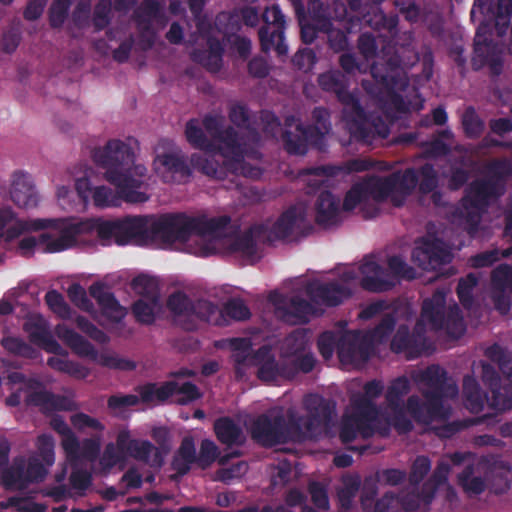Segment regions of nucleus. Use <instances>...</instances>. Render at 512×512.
<instances>
[{
    "label": "nucleus",
    "mask_w": 512,
    "mask_h": 512,
    "mask_svg": "<svg viewBox=\"0 0 512 512\" xmlns=\"http://www.w3.org/2000/svg\"><path fill=\"white\" fill-rule=\"evenodd\" d=\"M231 222L228 215L207 218L188 216L185 213L125 216L106 223L103 235L113 233L114 243L124 246L134 243L140 246L156 244L169 248L175 243H185L193 235L220 236Z\"/></svg>",
    "instance_id": "f257e3e1"
},
{
    "label": "nucleus",
    "mask_w": 512,
    "mask_h": 512,
    "mask_svg": "<svg viewBox=\"0 0 512 512\" xmlns=\"http://www.w3.org/2000/svg\"><path fill=\"white\" fill-rule=\"evenodd\" d=\"M92 158L96 165L104 168L105 179L117 189L101 185L94 187L93 204L98 208L118 207L121 201L127 203H144L149 199L141 191L145 184L147 168L134 164L132 148L121 140H109L104 147L95 148Z\"/></svg>",
    "instance_id": "f03ea898"
},
{
    "label": "nucleus",
    "mask_w": 512,
    "mask_h": 512,
    "mask_svg": "<svg viewBox=\"0 0 512 512\" xmlns=\"http://www.w3.org/2000/svg\"><path fill=\"white\" fill-rule=\"evenodd\" d=\"M235 348L242 350L234 355L237 366L253 365L258 368L257 376L265 382L280 379L292 380L299 373H310L316 364L312 353L302 354L305 350L304 336L292 333L285 339V355L275 358L271 347L263 345L250 353V344L245 339H234Z\"/></svg>",
    "instance_id": "7ed1b4c3"
},
{
    "label": "nucleus",
    "mask_w": 512,
    "mask_h": 512,
    "mask_svg": "<svg viewBox=\"0 0 512 512\" xmlns=\"http://www.w3.org/2000/svg\"><path fill=\"white\" fill-rule=\"evenodd\" d=\"M411 389L406 376L393 379L385 393L386 407L368 403L360 412L356 411L354 400V439L359 434L369 438L377 434L389 437L394 429L399 435L410 433L414 429L413 419L407 416L403 398Z\"/></svg>",
    "instance_id": "20e7f679"
},
{
    "label": "nucleus",
    "mask_w": 512,
    "mask_h": 512,
    "mask_svg": "<svg viewBox=\"0 0 512 512\" xmlns=\"http://www.w3.org/2000/svg\"><path fill=\"white\" fill-rule=\"evenodd\" d=\"M425 385L421 390L424 401L417 395L406 400V408L410 417L420 425L428 426L434 421H445L451 415V408L446 406L445 399H453L458 395V386L448 378L447 371L439 365H430L419 375Z\"/></svg>",
    "instance_id": "39448f33"
},
{
    "label": "nucleus",
    "mask_w": 512,
    "mask_h": 512,
    "mask_svg": "<svg viewBox=\"0 0 512 512\" xmlns=\"http://www.w3.org/2000/svg\"><path fill=\"white\" fill-rule=\"evenodd\" d=\"M388 52L377 57L370 65V74L374 80H362V88L371 96L379 97L384 91L389 94V103L398 113H408L409 103L396 90L404 91L409 81L401 68V58L396 53Z\"/></svg>",
    "instance_id": "423d86ee"
},
{
    "label": "nucleus",
    "mask_w": 512,
    "mask_h": 512,
    "mask_svg": "<svg viewBox=\"0 0 512 512\" xmlns=\"http://www.w3.org/2000/svg\"><path fill=\"white\" fill-rule=\"evenodd\" d=\"M44 223L43 229L55 230L58 234L52 233L40 234V250L43 253H58L74 247L77 244V237L83 233L96 232L97 237L103 243L114 241L113 233L103 235L101 228L106 223H112V220L88 219L85 221L74 222L66 218L41 219Z\"/></svg>",
    "instance_id": "0eeeda50"
},
{
    "label": "nucleus",
    "mask_w": 512,
    "mask_h": 512,
    "mask_svg": "<svg viewBox=\"0 0 512 512\" xmlns=\"http://www.w3.org/2000/svg\"><path fill=\"white\" fill-rule=\"evenodd\" d=\"M504 193L500 186L484 177L474 179L465 187L459 204L469 234L477 232L483 214Z\"/></svg>",
    "instance_id": "6e6552de"
},
{
    "label": "nucleus",
    "mask_w": 512,
    "mask_h": 512,
    "mask_svg": "<svg viewBox=\"0 0 512 512\" xmlns=\"http://www.w3.org/2000/svg\"><path fill=\"white\" fill-rule=\"evenodd\" d=\"M445 305V293L437 290L431 298L423 301L421 317L430 324L431 329L435 331L445 329L450 336L459 338L465 332L461 310L457 304H454L445 314Z\"/></svg>",
    "instance_id": "1a4fd4ad"
},
{
    "label": "nucleus",
    "mask_w": 512,
    "mask_h": 512,
    "mask_svg": "<svg viewBox=\"0 0 512 512\" xmlns=\"http://www.w3.org/2000/svg\"><path fill=\"white\" fill-rule=\"evenodd\" d=\"M291 6L305 44H311L318 32L329 31L333 25L329 8L321 0H291Z\"/></svg>",
    "instance_id": "9d476101"
},
{
    "label": "nucleus",
    "mask_w": 512,
    "mask_h": 512,
    "mask_svg": "<svg viewBox=\"0 0 512 512\" xmlns=\"http://www.w3.org/2000/svg\"><path fill=\"white\" fill-rule=\"evenodd\" d=\"M307 411L305 426L312 436L331 437L336 426V403L319 394H308L303 401Z\"/></svg>",
    "instance_id": "9b49d317"
},
{
    "label": "nucleus",
    "mask_w": 512,
    "mask_h": 512,
    "mask_svg": "<svg viewBox=\"0 0 512 512\" xmlns=\"http://www.w3.org/2000/svg\"><path fill=\"white\" fill-rule=\"evenodd\" d=\"M57 335L79 356L88 357L99 365L116 370L132 371L136 364L125 358L107 353L99 354L93 344L71 328L58 327Z\"/></svg>",
    "instance_id": "f8f14e48"
},
{
    "label": "nucleus",
    "mask_w": 512,
    "mask_h": 512,
    "mask_svg": "<svg viewBox=\"0 0 512 512\" xmlns=\"http://www.w3.org/2000/svg\"><path fill=\"white\" fill-rule=\"evenodd\" d=\"M202 125L213 140L220 144L218 150L223 157H231L234 162L244 160L247 142L233 126L223 127L222 117L211 114L203 117Z\"/></svg>",
    "instance_id": "ddd939ff"
},
{
    "label": "nucleus",
    "mask_w": 512,
    "mask_h": 512,
    "mask_svg": "<svg viewBox=\"0 0 512 512\" xmlns=\"http://www.w3.org/2000/svg\"><path fill=\"white\" fill-rule=\"evenodd\" d=\"M281 134L285 151L290 155L303 156L308 152L309 146L319 151H325L322 145V133L315 127H307L294 116H288L284 122Z\"/></svg>",
    "instance_id": "4468645a"
},
{
    "label": "nucleus",
    "mask_w": 512,
    "mask_h": 512,
    "mask_svg": "<svg viewBox=\"0 0 512 512\" xmlns=\"http://www.w3.org/2000/svg\"><path fill=\"white\" fill-rule=\"evenodd\" d=\"M491 35V25L482 21L474 37V55L471 62L475 71L488 66L491 76L497 77L503 71V58L501 48L492 40Z\"/></svg>",
    "instance_id": "2eb2a0df"
},
{
    "label": "nucleus",
    "mask_w": 512,
    "mask_h": 512,
    "mask_svg": "<svg viewBox=\"0 0 512 512\" xmlns=\"http://www.w3.org/2000/svg\"><path fill=\"white\" fill-rule=\"evenodd\" d=\"M263 25L258 30L261 50L264 53L275 50L278 56H286L288 46L285 43L286 19L280 6L272 4L262 16Z\"/></svg>",
    "instance_id": "dca6fc26"
},
{
    "label": "nucleus",
    "mask_w": 512,
    "mask_h": 512,
    "mask_svg": "<svg viewBox=\"0 0 512 512\" xmlns=\"http://www.w3.org/2000/svg\"><path fill=\"white\" fill-rule=\"evenodd\" d=\"M269 300L275 307L276 316L291 325L307 324L310 317L317 312L312 303L300 296L289 297L279 292H272Z\"/></svg>",
    "instance_id": "f3484780"
},
{
    "label": "nucleus",
    "mask_w": 512,
    "mask_h": 512,
    "mask_svg": "<svg viewBox=\"0 0 512 512\" xmlns=\"http://www.w3.org/2000/svg\"><path fill=\"white\" fill-rule=\"evenodd\" d=\"M320 88L336 95L344 105L343 119L348 133V143L352 142V92L349 90V80L340 70H330L321 73L317 79Z\"/></svg>",
    "instance_id": "a211bd4d"
},
{
    "label": "nucleus",
    "mask_w": 512,
    "mask_h": 512,
    "mask_svg": "<svg viewBox=\"0 0 512 512\" xmlns=\"http://www.w3.org/2000/svg\"><path fill=\"white\" fill-rule=\"evenodd\" d=\"M284 415L282 413H262L251 423V439L265 448L285 444L283 431Z\"/></svg>",
    "instance_id": "6ab92c4d"
},
{
    "label": "nucleus",
    "mask_w": 512,
    "mask_h": 512,
    "mask_svg": "<svg viewBox=\"0 0 512 512\" xmlns=\"http://www.w3.org/2000/svg\"><path fill=\"white\" fill-rule=\"evenodd\" d=\"M424 321L421 317L412 333L407 325H400L391 340V350L395 353H405L408 359L420 357L427 349Z\"/></svg>",
    "instance_id": "aec40b11"
},
{
    "label": "nucleus",
    "mask_w": 512,
    "mask_h": 512,
    "mask_svg": "<svg viewBox=\"0 0 512 512\" xmlns=\"http://www.w3.org/2000/svg\"><path fill=\"white\" fill-rule=\"evenodd\" d=\"M452 253L439 238H422L412 251V260L423 270H436L452 261Z\"/></svg>",
    "instance_id": "412c9836"
},
{
    "label": "nucleus",
    "mask_w": 512,
    "mask_h": 512,
    "mask_svg": "<svg viewBox=\"0 0 512 512\" xmlns=\"http://www.w3.org/2000/svg\"><path fill=\"white\" fill-rule=\"evenodd\" d=\"M317 346L324 359H330L336 351L343 366L352 365V331L346 330L343 333L325 331L320 334Z\"/></svg>",
    "instance_id": "4be33fe9"
},
{
    "label": "nucleus",
    "mask_w": 512,
    "mask_h": 512,
    "mask_svg": "<svg viewBox=\"0 0 512 512\" xmlns=\"http://www.w3.org/2000/svg\"><path fill=\"white\" fill-rule=\"evenodd\" d=\"M228 118L233 126L245 130V134L240 135L245 138L247 142V152L250 146H256L261 141V135L256 126L255 114L249 107L239 101H235L228 106Z\"/></svg>",
    "instance_id": "5701e85b"
},
{
    "label": "nucleus",
    "mask_w": 512,
    "mask_h": 512,
    "mask_svg": "<svg viewBox=\"0 0 512 512\" xmlns=\"http://www.w3.org/2000/svg\"><path fill=\"white\" fill-rule=\"evenodd\" d=\"M305 292L313 303L328 307L339 305L348 295L345 287L337 281L312 280L306 284Z\"/></svg>",
    "instance_id": "b1692460"
},
{
    "label": "nucleus",
    "mask_w": 512,
    "mask_h": 512,
    "mask_svg": "<svg viewBox=\"0 0 512 512\" xmlns=\"http://www.w3.org/2000/svg\"><path fill=\"white\" fill-rule=\"evenodd\" d=\"M363 274L361 286L364 290L381 293L392 290L396 286L393 275L373 260H367L360 266Z\"/></svg>",
    "instance_id": "393cba45"
},
{
    "label": "nucleus",
    "mask_w": 512,
    "mask_h": 512,
    "mask_svg": "<svg viewBox=\"0 0 512 512\" xmlns=\"http://www.w3.org/2000/svg\"><path fill=\"white\" fill-rule=\"evenodd\" d=\"M224 158L225 160L222 164H220L213 158H208L198 153H193L190 157V163L193 168L197 169L202 174L214 179L223 180L228 177L229 173L236 177V172L240 167H243L244 160L234 162V159L231 157Z\"/></svg>",
    "instance_id": "a878e982"
},
{
    "label": "nucleus",
    "mask_w": 512,
    "mask_h": 512,
    "mask_svg": "<svg viewBox=\"0 0 512 512\" xmlns=\"http://www.w3.org/2000/svg\"><path fill=\"white\" fill-rule=\"evenodd\" d=\"M10 197L19 208H34L39 197L31 175L23 171H15L11 176Z\"/></svg>",
    "instance_id": "bb28decb"
},
{
    "label": "nucleus",
    "mask_w": 512,
    "mask_h": 512,
    "mask_svg": "<svg viewBox=\"0 0 512 512\" xmlns=\"http://www.w3.org/2000/svg\"><path fill=\"white\" fill-rule=\"evenodd\" d=\"M133 16L142 35L144 33L152 34L146 41V48H151L154 44V33L152 30L153 20L163 25L168 21L162 4L158 0H143L140 6L134 11Z\"/></svg>",
    "instance_id": "cd10ccee"
},
{
    "label": "nucleus",
    "mask_w": 512,
    "mask_h": 512,
    "mask_svg": "<svg viewBox=\"0 0 512 512\" xmlns=\"http://www.w3.org/2000/svg\"><path fill=\"white\" fill-rule=\"evenodd\" d=\"M157 161L163 167L164 182L183 184L192 176V166L185 155L179 153H164L157 156Z\"/></svg>",
    "instance_id": "c85d7f7f"
},
{
    "label": "nucleus",
    "mask_w": 512,
    "mask_h": 512,
    "mask_svg": "<svg viewBox=\"0 0 512 512\" xmlns=\"http://www.w3.org/2000/svg\"><path fill=\"white\" fill-rule=\"evenodd\" d=\"M89 294L101 308L102 315L113 323H120L127 315V309L106 289L102 282H95L89 287Z\"/></svg>",
    "instance_id": "c756f323"
},
{
    "label": "nucleus",
    "mask_w": 512,
    "mask_h": 512,
    "mask_svg": "<svg viewBox=\"0 0 512 512\" xmlns=\"http://www.w3.org/2000/svg\"><path fill=\"white\" fill-rule=\"evenodd\" d=\"M363 191L376 202H384L389 199L393 204L394 186L390 174L384 177H371L362 184L354 182V207L360 202Z\"/></svg>",
    "instance_id": "7c9ffc66"
},
{
    "label": "nucleus",
    "mask_w": 512,
    "mask_h": 512,
    "mask_svg": "<svg viewBox=\"0 0 512 512\" xmlns=\"http://www.w3.org/2000/svg\"><path fill=\"white\" fill-rule=\"evenodd\" d=\"M24 331L28 334L31 343L48 353L61 354V345L55 340L47 322L42 317H35L26 321Z\"/></svg>",
    "instance_id": "2f4dec72"
},
{
    "label": "nucleus",
    "mask_w": 512,
    "mask_h": 512,
    "mask_svg": "<svg viewBox=\"0 0 512 512\" xmlns=\"http://www.w3.org/2000/svg\"><path fill=\"white\" fill-rule=\"evenodd\" d=\"M225 41L219 40L213 35L206 36L207 49H194L191 52V59L207 68L209 71L217 72L223 64L225 52Z\"/></svg>",
    "instance_id": "473e14b6"
},
{
    "label": "nucleus",
    "mask_w": 512,
    "mask_h": 512,
    "mask_svg": "<svg viewBox=\"0 0 512 512\" xmlns=\"http://www.w3.org/2000/svg\"><path fill=\"white\" fill-rule=\"evenodd\" d=\"M315 221L319 226L329 228L340 222V198L323 190L315 202Z\"/></svg>",
    "instance_id": "72a5a7b5"
},
{
    "label": "nucleus",
    "mask_w": 512,
    "mask_h": 512,
    "mask_svg": "<svg viewBox=\"0 0 512 512\" xmlns=\"http://www.w3.org/2000/svg\"><path fill=\"white\" fill-rule=\"evenodd\" d=\"M199 321L222 326L224 325L222 310L216 304L208 300L199 299L194 301L192 314H190V318L185 324V330H196Z\"/></svg>",
    "instance_id": "f704fd0d"
},
{
    "label": "nucleus",
    "mask_w": 512,
    "mask_h": 512,
    "mask_svg": "<svg viewBox=\"0 0 512 512\" xmlns=\"http://www.w3.org/2000/svg\"><path fill=\"white\" fill-rule=\"evenodd\" d=\"M390 175L393 178L394 186L393 206L401 207L416 189L419 175L414 167L406 168L404 171H395Z\"/></svg>",
    "instance_id": "c9c22d12"
},
{
    "label": "nucleus",
    "mask_w": 512,
    "mask_h": 512,
    "mask_svg": "<svg viewBox=\"0 0 512 512\" xmlns=\"http://www.w3.org/2000/svg\"><path fill=\"white\" fill-rule=\"evenodd\" d=\"M213 429L217 440L227 447L241 446L245 442L241 426L229 416L217 418Z\"/></svg>",
    "instance_id": "e433bc0d"
},
{
    "label": "nucleus",
    "mask_w": 512,
    "mask_h": 512,
    "mask_svg": "<svg viewBox=\"0 0 512 512\" xmlns=\"http://www.w3.org/2000/svg\"><path fill=\"white\" fill-rule=\"evenodd\" d=\"M376 489L361 496V506L364 512H400L397 494L386 492L381 498L375 500Z\"/></svg>",
    "instance_id": "4c0bfd02"
},
{
    "label": "nucleus",
    "mask_w": 512,
    "mask_h": 512,
    "mask_svg": "<svg viewBox=\"0 0 512 512\" xmlns=\"http://www.w3.org/2000/svg\"><path fill=\"white\" fill-rule=\"evenodd\" d=\"M306 419L289 410L287 417L284 416V423L282 425L285 434V444L289 442H303L306 439H318V436H312L305 426Z\"/></svg>",
    "instance_id": "58836bf2"
},
{
    "label": "nucleus",
    "mask_w": 512,
    "mask_h": 512,
    "mask_svg": "<svg viewBox=\"0 0 512 512\" xmlns=\"http://www.w3.org/2000/svg\"><path fill=\"white\" fill-rule=\"evenodd\" d=\"M304 220V212L296 206L284 211L271 228V234L276 239H286L292 235L294 227Z\"/></svg>",
    "instance_id": "ea45409f"
},
{
    "label": "nucleus",
    "mask_w": 512,
    "mask_h": 512,
    "mask_svg": "<svg viewBox=\"0 0 512 512\" xmlns=\"http://www.w3.org/2000/svg\"><path fill=\"white\" fill-rule=\"evenodd\" d=\"M194 301L184 292L176 291L167 299V308L173 314L174 322L185 330V324L192 314Z\"/></svg>",
    "instance_id": "a19ab883"
},
{
    "label": "nucleus",
    "mask_w": 512,
    "mask_h": 512,
    "mask_svg": "<svg viewBox=\"0 0 512 512\" xmlns=\"http://www.w3.org/2000/svg\"><path fill=\"white\" fill-rule=\"evenodd\" d=\"M383 1L384 0H354V13L362 3L369 5L370 10L367 15L364 16L365 23L375 30H380L381 28H388L390 30L396 26L397 21L395 18L388 20L384 12L380 10L379 5Z\"/></svg>",
    "instance_id": "79ce46f5"
},
{
    "label": "nucleus",
    "mask_w": 512,
    "mask_h": 512,
    "mask_svg": "<svg viewBox=\"0 0 512 512\" xmlns=\"http://www.w3.org/2000/svg\"><path fill=\"white\" fill-rule=\"evenodd\" d=\"M463 396L465 406L472 413L481 412L485 401L488 402V399H490V397L483 394L478 381L472 375H465L463 378Z\"/></svg>",
    "instance_id": "37998d69"
},
{
    "label": "nucleus",
    "mask_w": 512,
    "mask_h": 512,
    "mask_svg": "<svg viewBox=\"0 0 512 512\" xmlns=\"http://www.w3.org/2000/svg\"><path fill=\"white\" fill-rule=\"evenodd\" d=\"M413 489L409 492L397 495L399 502V511L404 512H415L422 510L426 512L429 510L431 503L434 498L428 499L427 494L424 493V484L421 488L412 487Z\"/></svg>",
    "instance_id": "c03bdc74"
},
{
    "label": "nucleus",
    "mask_w": 512,
    "mask_h": 512,
    "mask_svg": "<svg viewBox=\"0 0 512 512\" xmlns=\"http://www.w3.org/2000/svg\"><path fill=\"white\" fill-rule=\"evenodd\" d=\"M173 383L164 382L161 386L156 383H146L137 387L139 402L151 404L154 402L163 403L172 396Z\"/></svg>",
    "instance_id": "a18cd8bd"
},
{
    "label": "nucleus",
    "mask_w": 512,
    "mask_h": 512,
    "mask_svg": "<svg viewBox=\"0 0 512 512\" xmlns=\"http://www.w3.org/2000/svg\"><path fill=\"white\" fill-rule=\"evenodd\" d=\"M1 471L2 481L6 488L22 490L28 487L23 457L15 458L11 466H6Z\"/></svg>",
    "instance_id": "49530a36"
},
{
    "label": "nucleus",
    "mask_w": 512,
    "mask_h": 512,
    "mask_svg": "<svg viewBox=\"0 0 512 512\" xmlns=\"http://www.w3.org/2000/svg\"><path fill=\"white\" fill-rule=\"evenodd\" d=\"M485 179L496 183L505 192L506 181L512 175V163L507 158H497L485 165Z\"/></svg>",
    "instance_id": "de8ad7c7"
},
{
    "label": "nucleus",
    "mask_w": 512,
    "mask_h": 512,
    "mask_svg": "<svg viewBox=\"0 0 512 512\" xmlns=\"http://www.w3.org/2000/svg\"><path fill=\"white\" fill-rule=\"evenodd\" d=\"M264 229L263 225H255L234 239L231 248L234 252L241 253L248 259H253L257 253L255 238Z\"/></svg>",
    "instance_id": "09e8293b"
},
{
    "label": "nucleus",
    "mask_w": 512,
    "mask_h": 512,
    "mask_svg": "<svg viewBox=\"0 0 512 512\" xmlns=\"http://www.w3.org/2000/svg\"><path fill=\"white\" fill-rule=\"evenodd\" d=\"M185 137L188 143L195 149L205 152H214L217 147L204 133L196 118L190 119L185 125Z\"/></svg>",
    "instance_id": "8fccbe9b"
},
{
    "label": "nucleus",
    "mask_w": 512,
    "mask_h": 512,
    "mask_svg": "<svg viewBox=\"0 0 512 512\" xmlns=\"http://www.w3.org/2000/svg\"><path fill=\"white\" fill-rule=\"evenodd\" d=\"M450 470L451 466L448 461L444 459L438 461L431 476L423 483L424 493L427 494L428 499L435 498L439 487L448 482Z\"/></svg>",
    "instance_id": "3c124183"
},
{
    "label": "nucleus",
    "mask_w": 512,
    "mask_h": 512,
    "mask_svg": "<svg viewBox=\"0 0 512 512\" xmlns=\"http://www.w3.org/2000/svg\"><path fill=\"white\" fill-rule=\"evenodd\" d=\"M41 383L36 380H29L26 384L28 392L25 402L27 405L39 407L43 412H50L53 393L44 389L36 390Z\"/></svg>",
    "instance_id": "603ef678"
},
{
    "label": "nucleus",
    "mask_w": 512,
    "mask_h": 512,
    "mask_svg": "<svg viewBox=\"0 0 512 512\" xmlns=\"http://www.w3.org/2000/svg\"><path fill=\"white\" fill-rule=\"evenodd\" d=\"M214 27L218 33L223 35L225 42H231L241 29V24L236 15L229 12H221L216 16Z\"/></svg>",
    "instance_id": "864d4df0"
},
{
    "label": "nucleus",
    "mask_w": 512,
    "mask_h": 512,
    "mask_svg": "<svg viewBox=\"0 0 512 512\" xmlns=\"http://www.w3.org/2000/svg\"><path fill=\"white\" fill-rule=\"evenodd\" d=\"M464 134L469 139L479 138L485 129V123L473 106H468L461 117Z\"/></svg>",
    "instance_id": "5fc2aeb1"
},
{
    "label": "nucleus",
    "mask_w": 512,
    "mask_h": 512,
    "mask_svg": "<svg viewBox=\"0 0 512 512\" xmlns=\"http://www.w3.org/2000/svg\"><path fill=\"white\" fill-rule=\"evenodd\" d=\"M1 345L10 354L26 359H36L38 351L19 337L7 336L1 340Z\"/></svg>",
    "instance_id": "6e6d98bb"
},
{
    "label": "nucleus",
    "mask_w": 512,
    "mask_h": 512,
    "mask_svg": "<svg viewBox=\"0 0 512 512\" xmlns=\"http://www.w3.org/2000/svg\"><path fill=\"white\" fill-rule=\"evenodd\" d=\"M474 466L469 464L458 475V483L470 495H479L485 491L486 483L480 476H473Z\"/></svg>",
    "instance_id": "4d7b16f0"
},
{
    "label": "nucleus",
    "mask_w": 512,
    "mask_h": 512,
    "mask_svg": "<svg viewBox=\"0 0 512 512\" xmlns=\"http://www.w3.org/2000/svg\"><path fill=\"white\" fill-rule=\"evenodd\" d=\"M131 287L135 293L142 297L141 299L160 300L158 284L152 277L138 275L132 280Z\"/></svg>",
    "instance_id": "13d9d810"
},
{
    "label": "nucleus",
    "mask_w": 512,
    "mask_h": 512,
    "mask_svg": "<svg viewBox=\"0 0 512 512\" xmlns=\"http://www.w3.org/2000/svg\"><path fill=\"white\" fill-rule=\"evenodd\" d=\"M417 175H419L418 190L422 195H428L430 192L438 188L439 178L438 173L431 163H425L419 168H416Z\"/></svg>",
    "instance_id": "bf43d9fd"
},
{
    "label": "nucleus",
    "mask_w": 512,
    "mask_h": 512,
    "mask_svg": "<svg viewBox=\"0 0 512 512\" xmlns=\"http://www.w3.org/2000/svg\"><path fill=\"white\" fill-rule=\"evenodd\" d=\"M160 300L138 299L131 307L137 322L150 325L155 321V310L159 307Z\"/></svg>",
    "instance_id": "052dcab7"
},
{
    "label": "nucleus",
    "mask_w": 512,
    "mask_h": 512,
    "mask_svg": "<svg viewBox=\"0 0 512 512\" xmlns=\"http://www.w3.org/2000/svg\"><path fill=\"white\" fill-rule=\"evenodd\" d=\"M478 284V278L475 274L469 273L465 277L460 278L456 293L458 299L465 309H471L474 305L473 291Z\"/></svg>",
    "instance_id": "680f3d73"
},
{
    "label": "nucleus",
    "mask_w": 512,
    "mask_h": 512,
    "mask_svg": "<svg viewBox=\"0 0 512 512\" xmlns=\"http://www.w3.org/2000/svg\"><path fill=\"white\" fill-rule=\"evenodd\" d=\"M168 383L174 384L172 396H178L175 399V402L179 405L190 404L202 397V393L200 392L197 385L190 381L184 382L182 384L178 383L177 381H168Z\"/></svg>",
    "instance_id": "e2e57ef3"
},
{
    "label": "nucleus",
    "mask_w": 512,
    "mask_h": 512,
    "mask_svg": "<svg viewBox=\"0 0 512 512\" xmlns=\"http://www.w3.org/2000/svg\"><path fill=\"white\" fill-rule=\"evenodd\" d=\"M221 310L223 313L224 323L226 322V317L235 321H245L251 317L249 307L240 298L229 299Z\"/></svg>",
    "instance_id": "0e129e2a"
},
{
    "label": "nucleus",
    "mask_w": 512,
    "mask_h": 512,
    "mask_svg": "<svg viewBox=\"0 0 512 512\" xmlns=\"http://www.w3.org/2000/svg\"><path fill=\"white\" fill-rule=\"evenodd\" d=\"M495 17L497 34L502 36L506 33L512 17V0H497L496 11L492 12Z\"/></svg>",
    "instance_id": "69168bd1"
},
{
    "label": "nucleus",
    "mask_w": 512,
    "mask_h": 512,
    "mask_svg": "<svg viewBox=\"0 0 512 512\" xmlns=\"http://www.w3.org/2000/svg\"><path fill=\"white\" fill-rule=\"evenodd\" d=\"M431 470V461L428 456L420 455L415 458L411 465L408 475L410 486L419 487L420 483L424 480Z\"/></svg>",
    "instance_id": "338daca9"
},
{
    "label": "nucleus",
    "mask_w": 512,
    "mask_h": 512,
    "mask_svg": "<svg viewBox=\"0 0 512 512\" xmlns=\"http://www.w3.org/2000/svg\"><path fill=\"white\" fill-rule=\"evenodd\" d=\"M397 322L396 312H388L384 314L381 321L370 332L372 338L376 339L377 343L385 342L395 329Z\"/></svg>",
    "instance_id": "774afa93"
}]
</instances>
